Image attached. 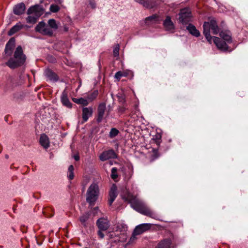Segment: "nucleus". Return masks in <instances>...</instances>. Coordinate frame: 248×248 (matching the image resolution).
<instances>
[{
	"label": "nucleus",
	"mask_w": 248,
	"mask_h": 248,
	"mask_svg": "<svg viewBox=\"0 0 248 248\" xmlns=\"http://www.w3.org/2000/svg\"><path fill=\"white\" fill-rule=\"evenodd\" d=\"M49 27L54 30L58 29V27L56 24V21L53 19H50L48 21Z\"/></svg>",
	"instance_id": "72a5a7b5"
},
{
	"label": "nucleus",
	"mask_w": 248,
	"mask_h": 248,
	"mask_svg": "<svg viewBox=\"0 0 248 248\" xmlns=\"http://www.w3.org/2000/svg\"><path fill=\"white\" fill-rule=\"evenodd\" d=\"M119 45L117 44L116 47L113 49V55L114 57H117L119 55Z\"/></svg>",
	"instance_id": "4c0bfd02"
},
{
	"label": "nucleus",
	"mask_w": 248,
	"mask_h": 248,
	"mask_svg": "<svg viewBox=\"0 0 248 248\" xmlns=\"http://www.w3.org/2000/svg\"><path fill=\"white\" fill-rule=\"evenodd\" d=\"M82 111L83 120L84 122H87L93 115V108L92 107L83 108Z\"/></svg>",
	"instance_id": "dca6fc26"
},
{
	"label": "nucleus",
	"mask_w": 248,
	"mask_h": 248,
	"mask_svg": "<svg viewBox=\"0 0 248 248\" xmlns=\"http://www.w3.org/2000/svg\"><path fill=\"white\" fill-rule=\"evenodd\" d=\"M23 28V25L20 22L17 23L16 25L13 26L8 31V34L11 36Z\"/></svg>",
	"instance_id": "393cba45"
},
{
	"label": "nucleus",
	"mask_w": 248,
	"mask_h": 248,
	"mask_svg": "<svg viewBox=\"0 0 248 248\" xmlns=\"http://www.w3.org/2000/svg\"><path fill=\"white\" fill-rule=\"evenodd\" d=\"M171 241L170 239H165L161 241L155 248H170Z\"/></svg>",
	"instance_id": "b1692460"
},
{
	"label": "nucleus",
	"mask_w": 248,
	"mask_h": 248,
	"mask_svg": "<svg viewBox=\"0 0 248 248\" xmlns=\"http://www.w3.org/2000/svg\"><path fill=\"white\" fill-rule=\"evenodd\" d=\"M98 91L97 90L93 91V92L89 93L87 95V98L88 101L91 102L93 101L96 98V97L98 95Z\"/></svg>",
	"instance_id": "c756f323"
},
{
	"label": "nucleus",
	"mask_w": 248,
	"mask_h": 248,
	"mask_svg": "<svg viewBox=\"0 0 248 248\" xmlns=\"http://www.w3.org/2000/svg\"><path fill=\"white\" fill-rule=\"evenodd\" d=\"M123 199L131 204V207L137 212L155 219H159V215L151 210L142 202L138 200L130 193L123 197Z\"/></svg>",
	"instance_id": "f257e3e1"
},
{
	"label": "nucleus",
	"mask_w": 248,
	"mask_h": 248,
	"mask_svg": "<svg viewBox=\"0 0 248 248\" xmlns=\"http://www.w3.org/2000/svg\"><path fill=\"white\" fill-rule=\"evenodd\" d=\"M90 217V213L89 212H87L80 217L79 220L84 227H87L86 222L89 219Z\"/></svg>",
	"instance_id": "cd10ccee"
},
{
	"label": "nucleus",
	"mask_w": 248,
	"mask_h": 248,
	"mask_svg": "<svg viewBox=\"0 0 248 248\" xmlns=\"http://www.w3.org/2000/svg\"><path fill=\"white\" fill-rule=\"evenodd\" d=\"M96 224L99 229L102 231H106L109 227L108 221L103 218L98 219Z\"/></svg>",
	"instance_id": "4468645a"
},
{
	"label": "nucleus",
	"mask_w": 248,
	"mask_h": 248,
	"mask_svg": "<svg viewBox=\"0 0 248 248\" xmlns=\"http://www.w3.org/2000/svg\"><path fill=\"white\" fill-rule=\"evenodd\" d=\"M159 156V154L158 152L157 149H153V154L152 155V160H154L155 159L157 158Z\"/></svg>",
	"instance_id": "e433bc0d"
},
{
	"label": "nucleus",
	"mask_w": 248,
	"mask_h": 248,
	"mask_svg": "<svg viewBox=\"0 0 248 248\" xmlns=\"http://www.w3.org/2000/svg\"><path fill=\"white\" fill-rule=\"evenodd\" d=\"M74 158L76 161H78L79 160V156L78 155H75L74 156Z\"/></svg>",
	"instance_id": "37998d69"
},
{
	"label": "nucleus",
	"mask_w": 248,
	"mask_h": 248,
	"mask_svg": "<svg viewBox=\"0 0 248 248\" xmlns=\"http://www.w3.org/2000/svg\"><path fill=\"white\" fill-rule=\"evenodd\" d=\"M203 34L205 36L208 42L212 43V37L210 35V30L211 29L213 33L214 34H217L219 31V28L217 25L216 21L214 20H212L209 22H205L203 25Z\"/></svg>",
	"instance_id": "7ed1b4c3"
},
{
	"label": "nucleus",
	"mask_w": 248,
	"mask_h": 248,
	"mask_svg": "<svg viewBox=\"0 0 248 248\" xmlns=\"http://www.w3.org/2000/svg\"><path fill=\"white\" fill-rule=\"evenodd\" d=\"M116 157V154L113 150L105 151L99 155V159L102 161L107 160L109 159L115 158Z\"/></svg>",
	"instance_id": "1a4fd4ad"
},
{
	"label": "nucleus",
	"mask_w": 248,
	"mask_h": 248,
	"mask_svg": "<svg viewBox=\"0 0 248 248\" xmlns=\"http://www.w3.org/2000/svg\"><path fill=\"white\" fill-rule=\"evenodd\" d=\"M117 188L115 184H113L111 187L109 194L108 202L109 206L112 205L113 202L117 196Z\"/></svg>",
	"instance_id": "ddd939ff"
},
{
	"label": "nucleus",
	"mask_w": 248,
	"mask_h": 248,
	"mask_svg": "<svg viewBox=\"0 0 248 248\" xmlns=\"http://www.w3.org/2000/svg\"><path fill=\"white\" fill-rule=\"evenodd\" d=\"M5 158H7H7H8L9 156H8V155H5Z\"/></svg>",
	"instance_id": "49530a36"
},
{
	"label": "nucleus",
	"mask_w": 248,
	"mask_h": 248,
	"mask_svg": "<svg viewBox=\"0 0 248 248\" xmlns=\"http://www.w3.org/2000/svg\"><path fill=\"white\" fill-rule=\"evenodd\" d=\"M187 30L189 33L196 37H199L200 35V31L196 29V27L191 24H189L186 27Z\"/></svg>",
	"instance_id": "a878e982"
},
{
	"label": "nucleus",
	"mask_w": 248,
	"mask_h": 248,
	"mask_svg": "<svg viewBox=\"0 0 248 248\" xmlns=\"http://www.w3.org/2000/svg\"><path fill=\"white\" fill-rule=\"evenodd\" d=\"M119 133V131L118 129L115 128H112L109 132V137L111 139L114 138L116 137Z\"/></svg>",
	"instance_id": "2f4dec72"
},
{
	"label": "nucleus",
	"mask_w": 248,
	"mask_h": 248,
	"mask_svg": "<svg viewBox=\"0 0 248 248\" xmlns=\"http://www.w3.org/2000/svg\"><path fill=\"white\" fill-rule=\"evenodd\" d=\"M45 75L46 78L50 80L56 81L58 80V76L49 69L46 70L45 71Z\"/></svg>",
	"instance_id": "6ab92c4d"
},
{
	"label": "nucleus",
	"mask_w": 248,
	"mask_h": 248,
	"mask_svg": "<svg viewBox=\"0 0 248 248\" xmlns=\"http://www.w3.org/2000/svg\"><path fill=\"white\" fill-rule=\"evenodd\" d=\"M191 13L187 9H182L180 14L179 20L183 24H186L190 20Z\"/></svg>",
	"instance_id": "9d476101"
},
{
	"label": "nucleus",
	"mask_w": 248,
	"mask_h": 248,
	"mask_svg": "<svg viewBox=\"0 0 248 248\" xmlns=\"http://www.w3.org/2000/svg\"><path fill=\"white\" fill-rule=\"evenodd\" d=\"M35 31L43 35L51 36L53 34V30L44 22H39L35 27Z\"/></svg>",
	"instance_id": "0eeeda50"
},
{
	"label": "nucleus",
	"mask_w": 248,
	"mask_h": 248,
	"mask_svg": "<svg viewBox=\"0 0 248 248\" xmlns=\"http://www.w3.org/2000/svg\"><path fill=\"white\" fill-rule=\"evenodd\" d=\"M134 76L133 72L130 70H125L123 71H119L116 72L115 74V78H116L118 81H119L122 77H129L131 78Z\"/></svg>",
	"instance_id": "f8f14e48"
},
{
	"label": "nucleus",
	"mask_w": 248,
	"mask_h": 248,
	"mask_svg": "<svg viewBox=\"0 0 248 248\" xmlns=\"http://www.w3.org/2000/svg\"><path fill=\"white\" fill-rule=\"evenodd\" d=\"M152 224L150 223H143L138 225L134 230L132 235L130 238V241H133L136 238V236L142 234V233L149 230L151 228Z\"/></svg>",
	"instance_id": "423d86ee"
},
{
	"label": "nucleus",
	"mask_w": 248,
	"mask_h": 248,
	"mask_svg": "<svg viewBox=\"0 0 248 248\" xmlns=\"http://www.w3.org/2000/svg\"><path fill=\"white\" fill-rule=\"evenodd\" d=\"M15 45V40L14 38H11L6 45L5 48V54L8 56L11 55L12 53L13 49Z\"/></svg>",
	"instance_id": "f3484780"
},
{
	"label": "nucleus",
	"mask_w": 248,
	"mask_h": 248,
	"mask_svg": "<svg viewBox=\"0 0 248 248\" xmlns=\"http://www.w3.org/2000/svg\"><path fill=\"white\" fill-rule=\"evenodd\" d=\"M135 1L141 4L144 7L151 8L153 7V0H135Z\"/></svg>",
	"instance_id": "bb28decb"
},
{
	"label": "nucleus",
	"mask_w": 248,
	"mask_h": 248,
	"mask_svg": "<svg viewBox=\"0 0 248 248\" xmlns=\"http://www.w3.org/2000/svg\"><path fill=\"white\" fill-rule=\"evenodd\" d=\"M98 235L99 237L101 239H102L104 237V233L102 232V230H99L97 232Z\"/></svg>",
	"instance_id": "79ce46f5"
},
{
	"label": "nucleus",
	"mask_w": 248,
	"mask_h": 248,
	"mask_svg": "<svg viewBox=\"0 0 248 248\" xmlns=\"http://www.w3.org/2000/svg\"><path fill=\"white\" fill-rule=\"evenodd\" d=\"M72 100L73 101V102L78 104H81L85 106H87L89 104V101L88 99L82 97L79 98H73L72 99Z\"/></svg>",
	"instance_id": "c85d7f7f"
},
{
	"label": "nucleus",
	"mask_w": 248,
	"mask_h": 248,
	"mask_svg": "<svg viewBox=\"0 0 248 248\" xmlns=\"http://www.w3.org/2000/svg\"><path fill=\"white\" fill-rule=\"evenodd\" d=\"M219 36L227 43H230L232 42L231 33L228 31H221L219 33Z\"/></svg>",
	"instance_id": "4be33fe9"
},
{
	"label": "nucleus",
	"mask_w": 248,
	"mask_h": 248,
	"mask_svg": "<svg viewBox=\"0 0 248 248\" xmlns=\"http://www.w3.org/2000/svg\"><path fill=\"white\" fill-rule=\"evenodd\" d=\"M99 193L98 186L96 184L93 183L90 185L87 192L86 201L91 205L96 201Z\"/></svg>",
	"instance_id": "39448f33"
},
{
	"label": "nucleus",
	"mask_w": 248,
	"mask_h": 248,
	"mask_svg": "<svg viewBox=\"0 0 248 248\" xmlns=\"http://www.w3.org/2000/svg\"><path fill=\"white\" fill-rule=\"evenodd\" d=\"M106 109V104L104 103H100L97 108V116H96V122L98 123L101 122L103 119L107 117L108 115L107 113L105 116V111Z\"/></svg>",
	"instance_id": "6e6552de"
},
{
	"label": "nucleus",
	"mask_w": 248,
	"mask_h": 248,
	"mask_svg": "<svg viewBox=\"0 0 248 248\" xmlns=\"http://www.w3.org/2000/svg\"><path fill=\"white\" fill-rule=\"evenodd\" d=\"M159 21V16L156 15H153L146 17L145 19V24L150 25L157 23Z\"/></svg>",
	"instance_id": "412c9836"
},
{
	"label": "nucleus",
	"mask_w": 248,
	"mask_h": 248,
	"mask_svg": "<svg viewBox=\"0 0 248 248\" xmlns=\"http://www.w3.org/2000/svg\"><path fill=\"white\" fill-rule=\"evenodd\" d=\"M61 101L63 106L68 108H72V103L69 100L67 95L65 92L62 93L61 97Z\"/></svg>",
	"instance_id": "aec40b11"
},
{
	"label": "nucleus",
	"mask_w": 248,
	"mask_h": 248,
	"mask_svg": "<svg viewBox=\"0 0 248 248\" xmlns=\"http://www.w3.org/2000/svg\"><path fill=\"white\" fill-rule=\"evenodd\" d=\"M49 9L52 13H57L60 10V8L57 5L52 4L50 5Z\"/></svg>",
	"instance_id": "f704fd0d"
},
{
	"label": "nucleus",
	"mask_w": 248,
	"mask_h": 248,
	"mask_svg": "<svg viewBox=\"0 0 248 248\" xmlns=\"http://www.w3.org/2000/svg\"><path fill=\"white\" fill-rule=\"evenodd\" d=\"M43 13V8L39 5H35L30 7L27 11V14H35V16H29L27 18V22L29 23L34 24L39 16Z\"/></svg>",
	"instance_id": "20e7f679"
},
{
	"label": "nucleus",
	"mask_w": 248,
	"mask_h": 248,
	"mask_svg": "<svg viewBox=\"0 0 248 248\" xmlns=\"http://www.w3.org/2000/svg\"><path fill=\"white\" fill-rule=\"evenodd\" d=\"M98 207H95V208L93 209V210H94V211H96H96H97V210H98Z\"/></svg>",
	"instance_id": "a18cd8bd"
},
{
	"label": "nucleus",
	"mask_w": 248,
	"mask_h": 248,
	"mask_svg": "<svg viewBox=\"0 0 248 248\" xmlns=\"http://www.w3.org/2000/svg\"><path fill=\"white\" fill-rule=\"evenodd\" d=\"M74 168L73 165H71L69 166L67 176L69 180H72L74 177Z\"/></svg>",
	"instance_id": "7c9ffc66"
},
{
	"label": "nucleus",
	"mask_w": 248,
	"mask_h": 248,
	"mask_svg": "<svg viewBox=\"0 0 248 248\" xmlns=\"http://www.w3.org/2000/svg\"><path fill=\"white\" fill-rule=\"evenodd\" d=\"M54 1L55 2L59 3V4H61L63 1L62 0H54Z\"/></svg>",
	"instance_id": "c03bdc74"
},
{
	"label": "nucleus",
	"mask_w": 248,
	"mask_h": 248,
	"mask_svg": "<svg viewBox=\"0 0 248 248\" xmlns=\"http://www.w3.org/2000/svg\"><path fill=\"white\" fill-rule=\"evenodd\" d=\"M111 177L113 180L116 179L118 177L117 169L115 167L112 168L111 169Z\"/></svg>",
	"instance_id": "c9c22d12"
},
{
	"label": "nucleus",
	"mask_w": 248,
	"mask_h": 248,
	"mask_svg": "<svg viewBox=\"0 0 248 248\" xmlns=\"http://www.w3.org/2000/svg\"><path fill=\"white\" fill-rule=\"evenodd\" d=\"M163 26L166 31H173L174 29V26L171 20L170 16H167L163 22Z\"/></svg>",
	"instance_id": "a211bd4d"
},
{
	"label": "nucleus",
	"mask_w": 248,
	"mask_h": 248,
	"mask_svg": "<svg viewBox=\"0 0 248 248\" xmlns=\"http://www.w3.org/2000/svg\"><path fill=\"white\" fill-rule=\"evenodd\" d=\"M26 6L23 2L16 4L13 8V13L16 15L19 16L24 13Z\"/></svg>",
	"instance_id": "2eb2a0df"
},
{
	"label": "nucleus",
	"mask_w": 248,
	"mask_h": 248,
	"mask_svg": "<svg viewBox=\"0 0 248 248\" xmlns=\"http://www.w3.org/2000/svg\"><path fill=\"white\" fill-rule=\"evenodd\" d=\"M7 82L8 84V86L10 87L13 83V78L12 77L9 76L7 79Z\"/></svg>",
	"instance_id": "58836bf2"
},
{
	"label": "nucleus",
	"mask_w": 248,
	"mask_h": 248,
	"mask_svg": "<svg viewBox=\"0 0 248 248\" xmlns=\"http://www.w3.org/2000/svg\"><path fill=\"white\" fill-rule=\"evenodd\" d=\"M40 143L45 149L49 147V142L48 137L45 134H43L40 138Z\"/></svg>",
	"instance_id": "5701e85b"
},
{
	"label": "nucleus",
	"mask_w": 248,
	"mask_h": 248,
	"mask_svg": "<svg viewBox=\"0 0 248 248\" xmlns=\"http://www.w3.org/2000/svg\"><path fill=\"white\" fill-rule=\"evenodd\" d=\"M212 39H213L214 43L218 49L223 51L228 50V46L225 42L221 40L218 37L216 36L213 37Z\"/></svg>",
	"instance_id": "9b49d317"
},
{
	"label": "nucleus",
	"mask_w": 248,
	"mask_h": 248,
	"mask_svg": "<svg viewBox=\"0 0 248 248\" xmlns=\"http://www.w3.org/2000/svg\"><path fill=\"white\" fill-rule=\"evenodd\" d=\"M89 4L91 6V7L94 9L96 7V3L94 0H89Z\"/></svg>",
	"instance_id": "a19ab883"
},
{
	"label": "nucleus",
	"mask_w": 248,
	"mask_h": 248,
	"mask_svg": "<svg viewBox=\"0 0 248 248\" xmlns=\"http://www.w3.org/2000/svg\"><path fill=\"white\" fill-rule=\"evenodd\" d=\"M26 57L23 53L22 47L19 46L16 48L14 55V58L10 59L6 64L11 69H15L24 64Z\"/></svg>",
	"instance_id": "f03ea898"
},
{
	"label": "nucleus",
	"mask_w": 248,
	"mask_h": 248,
	"mask_svg": "<svg viewBox=\"0 0 248 248\" xmlns=\"http://www.w3.org/2000/svg\"><path fill=\"white\" fill-rule=\"evenodd\" d=\"M152 140H154L156 144L158 146L161 142V135L158 133H156L153 136Z\"/></svg>",
	"instance_id": "473e14b6"
},
{
	"label": "nucleus",
	"mask_w": 248,
	"mask_h": 248,
	"mask_svg": "<svg viewBox=\"0 0 248 248\" xmlns=\"http://www.w3.org/2000/svg\"><path fill=\"white\" fill-rule=\"evenodd\" d=\"M126 110V108L124 107H120L118 108V112L121 114H123L125 112V110Z\"/></svg>",
	"instance_id": "ea45409f"
}]
</instances>
